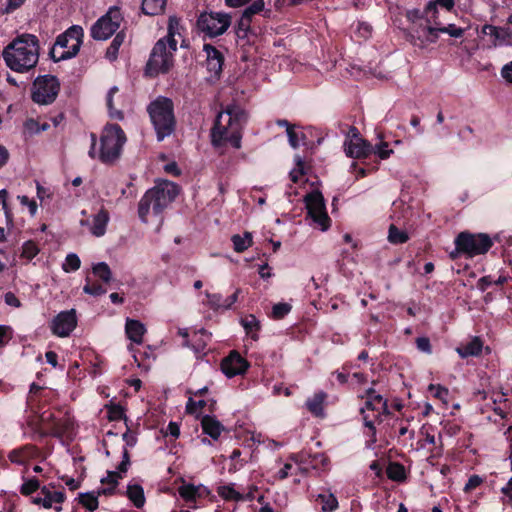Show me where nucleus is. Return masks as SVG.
<instances>
[{
	"label": "nucleus",
	"mask_w": 512,
	"mask_h": 512,
	"mask_svg": "<svg viewBox=\"0 0 512 512\" xmlns=\"http://www.w3.org/2000/svg\"><path fill=\"white\" fill-rule=\"evenodd\" d=\"M248 120V114L238 103L227 104L218 114L211 129V143L221 147L229 143L233 148H241L242 130Z\"/></svg>",
	"instance_id": "f257e3e1"
},
{
	"label": "nucleus",
	"mask_w": 512,
	"mask_h": 512,
	"mask_svg": "<svg viewBox=\"0 0 512 512\" xmlns=\"http://www.w3.org/2000/svg\"><path fill=\"white\" fill-rule=\"evenodd\" d=\"M39 49L40 45L37 36L23 33L15 37L4 48L2 57L11 70L24 73L37 65Z\"/></svg>",
	"instance_id": "f03ea898"
},
{
	"label": "nucleus",
	"mask_w": 512,
	"mask_h": 512,
	"mask_svg": "<svg viewBox=\"0 0 512 512\" xmlns=\"http://www.w3.org/2000/svg\"><path fill=\"white\" fill-rule=\"evenodd\" d=\"M178 185L173 182H164L148 189L138 203V216L143 223L148 222V215L159 216L172 203L178 195Z\"/></svg>",
	"instance_id": "7ed1b4c3"
},
{
	"label": "nucleus",
	"mask_w": 512,
	"mask_h": 512,
	"mask_svg": "<svg viewBox=\"0 0 512 512\" xmlns=\"http://www.w3.org/2000/svg\"><path fill=\"white\" fill-rule=\"evenodd\" d=\"M151 124L155 130L157 141L161 142L176 130V117L172 99L158 96L147 106Z\"/></svg>",
	"instance_id": "20e7f679"
},
{
	"label": "nucleus",
	"mask_w": 512,
	"mask_h": 512,
	"mask_svg": "<svg viewBox=\"0 0 512 512\" xmlns=\"http://www.w3.org/2000/svg\"><path fill=\"white\" fill-rule=\"evenodd\" d=\"M83 37V28L79 25H72L57 36L49 51V57L55 63L75 57L83 43Z\"/></svg>",
	"instance_id": "39448f33"
},
{
	"label": "nucleus",
	"mask_w": 512,
	"mask_h": 512,
	"mask_svg": "<svg viewBox=\"0 0 512 512\" xmlns=\"http://www.w3.org/2000/svg\"><path fill=\"white\" fill-rule=\"evenodd\" d=\"M125 142L122 128L118 124H107L100 137L99 160L104 164H113L120 158Z\"/></svg>",
	"instance_id": "423d86ee"
},
{
	"label": "nucleus",
	"mask_w": 512,
	"mask_h": 512,
	"mask_svg": "<svg viewBox=\"0 0 512 512\" xmlns=\"http://www.w3.org/2000/svg\"><path fill=\"white\" fill-rule=\"evenodd\" d=\"M454 245L458 246L459 251L464 252L466 258H473L486 254L493 246V241L486 233H472L465 230L457 234Z\"/></svg>",
	"instance_id": "0eeeda50"
},
{
	"label": "nucleus",
	"mask_w": 512,
	"mask_h": 512,
	"mask_svg": "<svg viewBox=\"0 0 512 512\" xmlns=\"http://www.w3.org/2000/svg\"><path fill=\"white\" fill-rule=\"evenodd\" d=\"M231 25V16L222 12H201L197 18V29L209 38L223 35Z\"/></svg>",
	"instance_id": "6e6552de"
},
{
	"label": "nucleus",
	"mask_w": 512,
	"mask_h": 512,
	"mask_svg": "<svg viewBox=\"0 0 512 512\" xmlns=\"http://www.w3.org/2000/svg\"><path fill=\"white\" fill-rule=\"evenodd\" d=\"M173 66L172 51L167 50L165 39H159L151 53L146 64V74L155 77L158 74L168 73Z\"/></svg>",
	"instance_id": "1a4fd4ad"
},
{
	"label": "nucleus",
	"mask_w": 512,
	"mask_h": 512,
	"mask_svg": "<svg viewBox=\"0 0 512 512\" xmlns=\"http://www.w3.org/2000/svg\"><path fill=\"white\" fill-rule=\"evenodd\" d=\"M123 21L121 10L117 6L110 7L91 27L90 35L94 40H107L120 27Z\"/></svg>",
	"instance_id": "9d476101"
},
{
	"label": "nucleus",
	"mask_w": 512,
	"mask_h": 512,
	"mask_svg": "<svg viewBox=\"0 0 512 512\" xmlns=\"http://www.w3.org/2000/svg\"><path fill=\"white\" fill-rule=\"evenodd\" d=\"M60 91V82L54 75L38 76L33 82L32 100L41 105L51 104Z\"/></svg>",
	"instance_id": "9b49d317"
},
{
	"label": "nucleus",
	"mask_w": 512,
	"mask_h": 512,
	"mask_svg": "<svg viewBox=\"0 0 512 512\" xmlns=\"http://www.w3.org/2000/svg\"><path fill=\"white\" fill-rule=\"evenodd\" d=\"M307 215L314 223L326 231L331 226V219L326 211L325 200L319 190H313L304 197Z\"/></svg>",
	"instance_id": "f8f14e48"
},
{
	"label": "nucleus",
	"mask_w": 512,
	"mask_h": 512,
	"mask_svg": "<svg viewBox=\"0 0 512 512\" xmlns=\"http://www.w3.org/2000/svg\"><path fill=\"white\" fill-rule=\"evenodd\" d=\"M41 422L46 426H36L34 429V439L41 440L47 436L56 438L63 437L72 427L69 418H56L54 414L50 413L48 416L44 414L41 416Z\"/></svg>",
	"instance_id": "ddd939ff"
},
{
	"label": "nucleus",
	"mask_w": 512,
	"mask_h": 512,
	"mask_svg": "<svg viewBox=\"0 0 512 512\" xmlns=\"http://www.w3.org/2000/svg\"><path fill=\"white\" fill-rule=\"evenodd\" d=\"M379 405L372 401L365 400L364 405L360 408L359 413L362 416L363 424L368 429L366 435L369 437L367 447H371L377 442L376 424L379 419Z\"/></svg>",
	"instance_id": "4468645a"
},
{
	"label": "nucleus",
	"mask_w": 512,
	"mask_h": 512,
	"mask_svg": "<svg viewBox=\"0 0 512 512\" xmlns=\"http://www.w3.org/2000/svg\"><path fill=\"white\" fill-rule=\"evenodd\" d=\"M7 458L12 464L26 466L30 460L45 459V456L38 446L28 443L10 450Z\"/></svg>",
	"instance_id": "2eb2a0df"
},
{
	"label": "nucleus",
	"mask_w": 512,
	"mask_h": 512,
	"mask_svg": "<svg viewBox=\"0 0 512 512\" xmlns=\"http://www.w3.org/2000/svg\"><path fill=\"white\" fill-rule=\"evenodd\" d=\"M221 371L228 378L243 375L249 369V362L236 350H232L228 356L221 361Z\"/></svg>",
	"instance_id": "dca6fc26"
},
{
	"label": "nucleus",
	"mask_w": 512,
	"mask_h": 512,
	"mask_svg": "<svg viewBox=\"0 0 512 512\" xmlns=\"http://www.w3.org/2000/svg\"><path fill=\"white\" fill-rule=\"evenodd\" d=\"M77 317L74 309L60 312L52 322V332L59 337H67L75 329Z\"/></svg>",
	"instance_id": "f3484780"
},
{
	"label": "nucleus",
	"mask_w": 512,
	"mask_h": 512,
	"mask_svg": "<svg viewBox=\"0 0 512 512\" xmlns=\"http://www.w3.org/2000/svg\"><path fill=\"white\" fill-rule=\"evenodd\" d=\"M203 51L206 53V66L207 70L212 73L216 78H219L224 65V55L212 44H204Z\"/></svg>",
	"instance_id": "a211bd4d"
},
{
	"label": "nucleus",
	"mask_w": 512,
	"mask_h": 512,
	"mask_svg": "<svg viewBox=\"0 0 512 512\" xmlns=\"http://www.w3.org/2000/svg\"><path fill=\"white\" fill-rule=\"evenodd\" d=\"M55 484L50 483L48 486L41 488V494L43 497H33L32 503L36 505H42L46 509L52 508L53 503L61 504L65 501L66 495L64 489L60 491H51V488H55Z\"/></svg>",
	"instance_id": "6ab92c4d"
},
{
	"label": "nucleus",
	"mask_w": 512,
	"mask_h": 512,
	"mask_svg": "<svg viewBox=\"0 0 512 512\" xmlns=\"http://www.w3.org/2000/svg\"><path fill=\"white\" fill-rule=\"evenodd\" d=\"M202 432L210 436L213 440H218L221 433L224 431L223 424L216 419L215 416L203 415L200 418Z\"/></svg>",
	"instance_id": "aec40b11"
},
{
	"label": "nucleus",
	"mask_w": 512,
	"mask_h": 512,
	"mask_svg": "<svg viewBox=\"0 0 512 512\" xmlns=\"http://www.w3.org/2000/svg\"><path fill=\"white\" fill-rule=\"evenodd\" d=\"M373 151V146L362 139L358 142L350 141L345 148V153L348 157L361 159L368 157Z\"/></svg>",
	"instance_id": "412c9836"
},
{
	"label": "nucleus",
	"mask_w": 512,
	"mask_h": 512,
	"mask_svg": "<svg viewBox=\"0 0 512 512\" xmlns=\"http://www.w3.org/2000/svg\"><path fill=\"white\" fill-rule=\"evenodd\" d=\"M438 6L446 9L447 11H452L455 6L454 0H430L425 8L424 14L429 18L428 22L433 21L434 24H439L438 19Z\"/></svg>",
	"instance_id": "4be33fe9"
},
{
	"label": "nucleus",
	"mask_w": 512,
	"mask_h": 512,
	"mask_svg": "<svg viewBox=\"0 0 512 512\" xmlns=\"http://www.w3.org/2000/svg\"><path fill=\"white\" fill-rule=\"evenodd\" d=\"M145 332L146 328L142 322L127 318L125 323V334L129 340L136 344H141L143 342Z\"/></svg>",
	"instance_id": "5701e85b"
},
{
	"label": "nucleus",
	"mask_w": 512,
	"mask_h": 512,
	"mask_svg": "<svg viewBox=\"0 0 512 512\" xmlns=\"http://www.w3.org/2000/svg\"><path fill=\"white\" fill-rule=\"evenodd\" d=\"M482 32L494 37V45L506 44L512 38V31L507 27H497L486 24L483 26Z\"/></svg>",
	"instance_id": "b1692460"
},
{
	"label": "nucleus",
	"mask_w": 512,
	"mask_h": 512,
	"mask_svg": "<svg viewBox=\"0 0 512 512\" xmlns=\"http://www.w3.org/2000/svg\"><path fill=\"white\" fill-rule=\"evenodd\" d=\"M483 350V341L480 337H474L470 342L457 347L456 351L458 355L462 358L468 357H478L481 355Z\"/></svg>",
	"instance_id": "393cba45"
},
{
	"label": "nucleus",
	"mask_w": 512,
	"mask_h": 512,
	"mask_svg": "<svg viewBox=\"0 0 512 512\" xmlns=\"http://www.w3.org/2000/svg\"><path fill=\"white\" fill-rule=\"evenodd\" d=\"M109 213L106 209L102 208L93 217V223L91 227V233L96 237H101L106 232V227L109 222Z\"/></svg>",
	"instance_id": "a878e982"
},
{
	"label": "nucleus",
	"mask_w": 512,
	"mask_h": 512,
	"mask_svg": "<svg viewBox=\"0 0 512 512\" xmlns=\"http://www.w3.org/2000/svg\"><path fill=\"white\" fill-rule=\"evenodd\" d=\"M122 478V475H120L116 471H107V476L101 479V483L104 485H108L106 488H102L98 495H106L111 496L115 494L116 488L119 484V479Z\"/></svg>",
	"instance_id": "bb28decb"
},
{
	"label": "nucleus",
	"mask_w": 512,
	"mask_h": 512,
	"mask_svg": "<svg viewBox=\"0 0 512 512\" xmlns=\"http://www.w3.org/2000/svg\"><path fill=\"white\" fill-rule=\"evenodd\" d=\"M126 496L138 509H141L145 504L144 489L140 484H129L127 486Z\"/></svg>",
	"instance_id": "cd10ccee"
},
{
	"label": "nucleus",
	"mask_w": 512,
	"mask_h": 512,
	"mask_svg": "<svg viewBox=\"0 0 512 512\" xmlns=\"http://www.w3.org/2000/svg\"><path fill=\"white\" fill-rule=\"evenodd\" d=\"M167 0H142L141 9L145 15L156 16L165 11Z\"/></svg>",
	"instance_id": "c85d7f7f"
},
{
	"label": "nucleus",
	"mask_w": 512,
	"mask_h": 512,
	"mask_svg": "<svg viewBox=\"0 0 512 512\" xmlns=\"http://www.w3.org/2000/svg\"><path fill=\"white\" fill-rule=\"evenodd\" d=\"M178 26L179 20L176 17H170L168 22V34L164 39L167 44V50H171L172 55L177 50V41L175 39V34Z\"/></svg>",
	"instance_id": "c756f323"
},
{
	"label": "nucleus",
	"mask_w": 512,
	"mask_h": 512,
	"mask_svg": "<svg viewBox=\"0 0 512 512\" xmlns=\"http://www.w3.org/2000/svg\"><path fill=\"white\" fill-rule=\"evenodd\" d=\"M241 324L247 335H249L253 340L258 339L257 332L260 329V322L254 315L250 314L242 318Z\"/></svg>",
	"instance_id": "7c9ffc66"
},
{
	"label": "nucleus",
	"mask_w": 512,
	"mask_h": 512,
	"mask_svg": "<svg viewBox=\"0 0 512 512\" xmlns=\"http://www.w3.org/2000/svg\"><path fill=\"white\" fill-rule=\"evenodd\" d=\"M326 398V394L319 392L314 394L312 398L306 401L307 409L315 416L323 415V403Z\"/></svg>",
	"instance_id": "2f4dec72"
},
{
	"label": "nucleus",
	"mask_w": 512,
	"mask_h": 512,
	"mask_svg": "<svg viewBox=\"0 0 512 512\" xmlns=\"http://www.w3.org/2000/svg\"><path fill=\"white\" fill-rule=\"evenodd\" d=\"M125 37L126 35L124 31L116 33L114 39L106 50V58L109 61L113 62L118 58V52L125 40Z\"/></svg>",
	"instance_id": "473e14b6"
},
{
	"label": "nucleus",
	"mask_w": 512,
	"mask_h": 512,
	"mask_svg": "<svg viewBox=\"0 0 512 512\" xmlns=\"http://www.w3.org/2000/svg\"><path fill=\"white\" fill-rule=\"evenodd\" d=\"M231 241L234 250L237 253H242L252 245V234L250 232H244L243 236L235 234L231 237Z\"/></svg>",
	"instance_id": "72a5a7b5"
},
{
	"label": "nucleus",
	"mask_w": 512,
	"mask_h": 512,
	"mask_svg": "<svg viewBox=\"0 0 512 512\" xmlns=\"http://www.w3.org/2000/svg\"><path fill=\"white\" fill-rule=\"evenodd\" d=\"M76 500L90 512H94L99 507L98 496L92 492L80 493Z\"/></svg>",
	"instance_id": "f704fd0d"
},
{
	"label": "nucleus",
	"mask_w": 512,
	"mask_h": 512,
	"mask_svg": "<svg viewBox=\"0 0 512 512\" xmlns=\"http://www.w3.org/2000/svg\"><path fill=\"white\" fill-rule=\"evenodd\" d=\"M23 483L20 486L19 492L23 496H31L33 493L38 491L40 488V481L36 477L32 478H25V476H22Z\"/></svg>",
	"instance_id": "c9c22d12"
},
{
	"label": "nucleus",
	"mask_w": 512,
	"mask_h": 512,
	"mask_svg": "<svg viewBox=\"0 0 512 512\" xmlns=\"http://www.w3.org/2000/svg\"><path fill=\"white\" fill-rule=\"evenodd\" d=\"M387 476L389 479L401 482L406 479V471L404 465L398 462H392L387 467Z\"/></svg>",
	"instance_id": "e433bc0d"
},
{
	"label": "nucleus",
	"mask_w": 512,
	"mask_h": 512,
	"mask_svg": "<svg viewBox=\"0 0 512 512\" xmlns=\"http://www.w3.org/2000/svg\"><path fill=\"white\" fill-rule=\"evenodd\" d=\"M217 493L226 501H242L241 493L234 489L233 484L219 486Z\"/></svg>",
	"instance_id": "4c0bfd02"
},
{
	"label": "nucleus",
	"mask_w": 512,
	"mask_h": 512,
	"mask_svg": "<svg viewBox=\"0 0 512 512\" xmlns=\"http://www.w3.org/2000/svg\"><path fill=\"white\" fill-rule=\"evenodd\" d=\"M317 501L321 503V510L323 512H333L338 508V500L332 493H329L327 495L319 494L317 496Z\"/></svg>",
	"instance_id": "58836bf2"
},
{
	"label": "nucleus",
	"mask_w": 512,
	"mask_h": 512,
	"mask_svg": "<svg viewBox=\"0 0 512 512\" xmlns=\"http://www.w3.org/2000/svg\"><path fill=\"white\" fill-rule=\"evenodd\" d=\"M93 274L102 280L104 283H109L112 279V272L110 267L105 262H99L92 268Z\"/></svg>",
	"instance_id": "ea45409f"
},
{
	"label": "nucleus",
	"mask_w": 512,
	"mask_h": 512,
	"mask_svg": "<svg viewBox=\"0 0 512 512\" xmlns=\"http://www.w3.org/2000/svg\"><path fill=\"white\" fill-rule=\"evenodd\" d=\"M388 240L392 244H403L409 240L407 232L398 229L394 224H391L388 232Z\"/></svg>",
	"instance_id": "a19ab883"
},
{
	"label": "nucleus",
	"mask_w": 512,
	"mask_h": 512,
	"mask_svg": "<svg viewBox=\"0 0 512 512\" xmlns=\"http://www.w3.org/2000/svg\"><path fill=\"white\" fill-rule=\"evenodd\" d=\"M207 296V302L209 307L214 311H224L227 310L225 308L226 304V297H223V295L219 293H206Z\"/></svg>",
	"instance_id": "79ce46f5"
},
{
	"label": "nucleus",
	"mask_w": 512,
	"mask_h": 512,
	"mask_svg": "<svg viewBox=\"0 0 512 512\" xmlns=\"http://www.w3.org/2000/svg\"><path fill=\"white\" fill-rule=\"evenodd\" d=\"M207 404L208 402L204 399L194 400L193 397H189L185 407L186 413L189 415H195L196 418H199L200 415L198 412L204 409Z\"/></svg>",
	"instance_id": "37998d69"
},
{
	"label": "nucleus",
	"mask_w": 512,
	"mask_h": 512,
	"mask_svg": "<svg viewBox=\"0 0 512 512\" xmlns=\"http://www.w3.org/2000/svg\"><path fill=\"white\" fill-rule=\"evenodd\" d=\"M180 497L186 502H195L197 499V486L184 484L178 488Z\"/></svg>",
	"instance_id": "c03bdc74"
},
{
	"label": "nucleus",
	"mask_w": 512,
	"mask_h": 512,
	"mask_svg": "<svg viewBox=\"0 0 512 512\" xmlns=\"http://www.w3.org/2000/svg\"><path fill=\"white\" fill-rule=\"evenodd\" d=\"M108 419L110 421H120L126 419L125 409L120 404L112 403L107 406Z\"/></svg>",
	"instance_id": "a18cd8bd"
},
{
	"label": "nucleus",
	"mask_w": 512,
	"mask_h": 512,
	"mask_svg": "<svg viewBox=\"0 0 512 512\" xmlns=\"http://www.w3.org/2000/svg\"><path fill=\"white\" fill-rule=\"evenodd\" d=\"M441 23L434 24V26H427L426 27V35L424 39H421V44L424 46L426 44H432L436 43L439 38Z\"/></svg>",
	"instance_id": "49530a36"
},
{
	"label": "nucleus",
	"mask_w": 512,
	"mask_h": 512,
	"mask_svg": "<svg viewBox=\"0 0 512 512\" xmlns=\"http://www.w3.org/2000/svg\"><path fill=\"white\" fill-rule=\"evenodd\" d=\"M39 251L38 245L32 240H28L22 245L21 257L27 260H32L37 256Z\"/></svg>",
	"instance_id": "de8ad7c7"
},
{
	"label": "nucleus",
	"mask_w": 512,
	"mask_h": 512,
	"mask_svg": "<svg viewBox=\"0 0 512 512\" xmlns=\"http://www.w3.org/2000/svg\"><path fill=\"white\" fill-rule=\"evenodd\" d=\"M83 291L84 293L92 296H101L107 292L106 288H104L102 284L91 282L88 277L86 278V284L83 287Z\"/></svg>",
	"instance_id": "09e8293b"
},
{
	"label": "nucleus",
	"mask_w": 512,
	"mask_h": 512,
	"mask_svg": "<svg viewBox=\"0 0 512 512\" xmlns=\"http://www.w3.org/2000/svg\"><path fill=\"white\" fill-rule=\"evenodd\" d=\"M81 260L75 253H70L66 256L62 268L65 272L76 271L80 268Z\"/></svg>",
	"instance_id": "8fccbe9b"
},
{
	"label": "nucleus",
	"mask_w": 512,
	"mask_h": 512,
	"mask_svg": "<svg viewBox=\"0 0 512 512\" xmlns=\"http://www.w3.org/2000/svg\"><path fill=\"white\" fill-rule=\"evenodd\" d=\"M498 397H499V399L495 398L493 400V404L495 405L493 410L503 420V419H506V417H507L506 409L508 407V399L504 398V394H501Z\"/></svg>",
	"instance_id": "3c124183"
},
{
	"label": "nucleus",
	"mask_w": 512,
	"mask_h": 512,
	"mask_svg": "<svg viewBox=\"0 0 512 512\" xmlns=\"http://www.w3.org/2000/svg\"><path fill=\"white\" fill-rule=\"evenodd\" d=\"M292 309L288 303L280 302L273 306L272 317L276 320L283 319Z\"/></svg>",
	"instance_id": "603ef678"
},
{
	"label": "nucleus",
	"mask_w": 512,
	"mask_h": 512,
	"mask_svg": "<svg viewBox=\"0 0 512 512\" xmlns=\"http://www.w3.org/2000/svg\"><path fill=\"white\" fill-rule=\"evenodd\" d=\"M264 9V1L263 0H255L252 4L247 6L244 11L243 15L245 18H249L252 20V17L256 14H259Z\"/></svg>",
	"instance_id": "864d4df0"
},
{
	"label": "nucleus",
	"mask_w": 512,
	"mask_h": 512,
	"mask_svg": "<svg viewBox=\"0 0 512 512\" xmlns=\"http://www.w3.org/2000/svg\"><path fill=\"white\" fill-rule=\"evenodd\" d=\"M428 391L433 395V397L441 401H446L449 395V390L440 384H430L428 386Z\"/></svg>",
	"instance_id": "5fc2aeb1"
},
{
	"label": "nucleus",
	"mask_w": 512,
	"mask_h": 512,
	"mask_svg": "<svg viewBox=\"0 0 512 512\" xmlns=\"http://www.w3.org/2000/svg\"><path fill=\"white\" fill-rule=\"evenodd\" d=\"M362 399H365L367 401H372L376 405H383V402H386L387 399H385L381 394H379L374 388H368L364 395L361 396Z\"/></svg>",
	"instance_id": "6e6d98bb"
},
{
	"label": "nucleus",
	"mask_w": 512,
	"mask_h": 512,
	"mask_svg": "<svg viewBox=\"0 0 512 512\" xmlns=\"http://www.w3.org/2000/svg\"><path fill=\"white\" fill-rule=\"evenodd\" d=\"M288 141L291 147L294 149L298 148L300 145V141H302L303 145H306V135L304 133H298L295 131V128L288 131Z\"/></svg>",
	"instance_id": "4d7b16f0"
},
{
	"label": "nucleus",
	"mask_w": 512,
	"mask_h": 512,
	"mask_svg": "<svg viewBox=\"0 0 512 512\" xmlns=\"http://www.w3.org/2000/svg\"><path fill=\"white\" fill-rule=\"evenodd\" d=\"M441 33H447L451 37L461 38L465 33V29L456 26L455 24H448L447 26H441Z\"/></svg>",
	"instance_id": "13d9d810"
},
{
	"label": "nucleus",
	"mask_w": 512,
	"mask_h": 512,
	"mask_svg": "<svg viewBox=\"0 0 512 512\" xmlns=\"http://www.w3.org/2000/svg\"><path fill=\"white\" fill-rule=\"evenodd\" d=\"M13 337V329L7 325H0V349L4 348Z\"/></svg>",
	"instance_id": "bf43d9fd"
},
{
	"label": "nucleus",
	"mask_w": 512,
	"mask_h": 512,
	"mask_svg": "<svg viewBox=\"0 0 512 512\" xmlns=\"http://www.w3.org/2000/svg\"><path fill=\"white\" fill-rule=\"evenodd\" d=\"M483 483V478H481L479 475H471L467 481V483L464 486V492L469 493L472 490L476 489Z\"/></svg>",
	"instance_id": "052dcab7"
},
{
	"label": "nucleus",
	"mask_w": 512,
	"mask_h": 512,
	"mask_svg": "<svg viewBox=\"0 0 512 512\" xmlns=\"http://www.w3.org/2000/svg\"><path fill=\"white\" fill-rule=\"evenodd\" d=\"M130 454L127 449V447H124L122 452V461L117 466V472L121 475L122 473H126L128 471V468L130 466Z\"/></svg>",
	"instance_id": "680f3d73"
},
{
	"label": "nucleus",
	"mask_w": 512,
	"mask_h": 512,
	"mask_svg": "<svg viewBox=\"0 0 512 512\" xmlns=\"http://www.w3.org/2000/svg\"><path fill=\"white\" fill-rule=\"evenodd\" d=\"M416 347L421 352L431 354L432 353V346L430 343V339L428 337H418L416 339Z\"/></svg>",
	"instance_id": "e2e57ef3"
},
{
	"label": "nucleus",
	"mask_w": 512,
	"mask_h": 512,
	"mask_svg": "<svg viewBox=\"0 0 512 512\" xmlns=\"http://www.w3.org/2000/svg\"><path fill=\"white\" fill-rule=\"evenodd\" d=\"M392 153L393 150L388 148L387 142H381L379 145L376 146L375 154H377L380 159H388Z\"/></svg>",
	"instance_id": "0e129e2a"
},
{
	"label": "nucleus",
	"mask_w": 512,
	"mask_h": 512,
	"mask_svg": "<svg viewBox=\"0 0 512 512\" xmlns=\"http://www.w3.org/2000/svg\"><path fill=\"white\" fill-rule=\"evenodd\" d=\"M493 281H494V278L492 275H485L477 281V288L480 291L484 292L488 289V287H490L491 285L494 284Z\"/></svg>",
	"instance_id": "69168bd1"
},
{
	"label": "nucleus",
	"mask_w": 512,
	"mask_h": 512,
	"mask_svg": "<svg viewBox=\"0 0 512 512\" xmlns=\"http://www.w3.org/2000/svg\"><path fill=\"white\" fill-rule=\"evenodd\" d=\"M297 166H298L297 170H293V171L290 172L291 181L294 182V183H297L299 178L305 174V172H304V163L301 160V158H298Z\"/></svg>",
	"instance_id": "338daca9"
},
{
	"label": "nucleus",
	"mask_w": 512,
	"mask_h": 512,
	"mask_svg": "<svg viewBox=\"0 0 512 512\" xmlns=\"http://www.w3.org/2000/svg\"><path fill=\"white\" fill-rule=\"evenodd\" d=\"M501 76L506 82L512 83V63L505 64L501 69Z\"/></svg>",
	"instance_id": "774afa93"
}]
</instances>
